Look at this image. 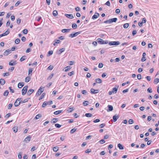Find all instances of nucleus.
<instances>
[{"label":"nucleus","mask_w":159,"mask_h":159,"mask_svg":"<svg viewBox=\"0 0 159 159\" xmlns=\"http://www.w3.org/2000/svg\"><path fill=\"white\" fill-rule=\"evenodd\" d=\"M97 41L98 43L102 44H107L108 43L107 41H104L103 39L100 38L98 39Z\"/></svg>","instance_id":"1"},{"label":"nucleus","mask_w":159,"mask_h":159,"mask_svg":"<svg viewBox=\"0 0 159 159\" xmlns=\"http://www.w3.org/2000/svg\"><path fill=\"white\" fill-rule=\"evenodd\" d=\"M22 102V98H20L17 99L14 103V105L15 107H18L19 106L20 104Z\"/></svg>","instance_id":"2"},{"label":"nucleus","mask_w":159,"mask_h":159,"mask_svg":"<svg viewBox=\"0 0 159 159\" xmlns=\"http://www.w3.org/2000/svg\"><path fill=\"white\" fill-rule=\"evenodd\" d=\"M44 88L42 87H40L39 89L38 92L36 93V96H39L41 93L43 92L44 89Z\"/></svg>","instance_id":"3"},{"label":"nucleus","mask_w":159,"mask_h":159,"mask_svg":"<svg viewBox=\"0 0 159 159\" xmlns=\"http://www.w3.org/2000/svg\"><path fill=\"white\" fill-rule=\"evenodd\" d=\"M120 44V43L119 41H112L109 43V44L110 46L112 45H117Z\"/></svg>","instance_id":"4"},{"label":"nucleus","mask_w":159,"mask_h":159,"mask_svg":"<svg viewBox=\"0 0 159 159\" xmlns=\"http://www.w3.org/2000/svg\"><path fill=\"white\" fill-rule=\"evenodd\" d=\"M28 88V86L26 85L22 89V95H24L25 94L27 91Z\"/></svg>","instance_id":"5"},{"label":"nucleus","mask_w":159,"mask_h":159,"mask_svg":"<svg viewBox=\"0 0 159 159\" xmlns=\"http://www.w3.org/2000/svg\"><path fill=\"white\" fill-rule=\"evenodd\" d=\"M80 31H79L78 32H75L74 34H71L70 35L69 37L70 38H73L77 36L78 35L80 34Z\"/></svg>","instance_id":"6"},{"label":"nucleus","mask_w":159,"mask_h":159,"mask_svg":"<svg viewBox=\"0 0 159 159\" xmlns=\"http://www.w3.org/2000/svg\"><path fill=\"white\" fill-rule=\"evenodd\" d=\"M10 33L9 29H7V30L4 32V33L0 34V38L2 37L8 35Z\"/></svg>","instance_id":"7"},{"label":"nucleus","mask_w":159,"mask_h":159,"mask_svg":"<svg viewBox=\"0 0 159 159\" xmlns=\"http://www.w3.org/2000/svg\"><path fill=\"white\" fill-rule=\"evenodd\" d=\"M16 64V61H13V60H12L9 63V65L10 66H13L15 65Z\"/></svg>","instance_id":"8"},{"label":"nucleus","mask_w":159,"mask_h":159,"mask_svg":"<svg viewBox=\"0 0 159 159\" xmlns=\"http://www.w3.org/2000/svg\"><path fill=\"white\" fill-rule=\"evenodd\" d=\"M91 93L93 94H95L98 93L99 90H95L93 89H91L90 90Z\"/></svg>","instance_id":"9"},{"label":"nucleus","mask_w":159,"mask_h":159,"mask_svg":"<svg viewBox=\"0 0 159 159\" xmlns=\"http://www.w3.org/2000/svg\"><path fill=\"white\" fill-rule=\"evenodd\" d=\"M11 53V50H10L8 49L6 50L4 52L3 55L4 56H7L10 53Z\"/></svg>","instance_id":"10"},{"label":"nucleus","mask_w":159,"mask_h":159,"mask_svg":"<svg viewBox=\"0 0 159 159\" xmlns=\"http://www.w3.org/2000/svg\"><path fill=\"white\" fill-rule=\"evenodd\" d=\"M65 16L67 17L70 19H73L74 18V16L72 14H65Z\"/></svg>","instance_id":"11"},{"label":"nucleus","mask_w":159,"mask_h":159,"mask_svg":"<svg viewBox=\"0 0 159 159\" xmlns=\"http://www.w3.org/2000/svg\"><path fill=\"white\" fill-rule=\"evenodd\" d=\"M31 138V137L30 136H28L24 140V142H25L27 143H28L30 141Z\"/></svg>","instance_id":"12"},{"label":"nucleus","mask_w":159,"mask_h":159,"mask_svg":"<svg viewBox=\"0 0 159 159\" xmlns=\"http://www.w3.org/2000/svg\"><path fill=\"white\" fill-rule=\"evenodd\" d=\"M99 16V14L98 13H95V14L92 17V19H97Z\"/></svg>","instance_id":"13"},{"label":"nucleus","mask_w":159,"mask_h":159,"mask_svg":"<svg viewBox=\"0 0 159 159\" xmlns=\"http://www.w3.org/2000/svg\"><path fill=\"white\" fill-rule=\"evenodd\" d=\"M117 20V19L116 18H113L111 19H109V21L110 22V24L114 22H116Z\"/></svg>","instance_id":"14"},{"label":"nucleus","mask_w":159,"mask_h":159,"mask_svg":"<svg viewBox=\"0 0 159 159\" xmlns=\"http://www.w3.org/2000/svg\"><path fill=\"white\" fill-rule=\"evenodd\" d=\"M24 85V84L23 82H20L18 83V87L19 88H21Z\"/></svg>","instance_id":"15"},{"label":"nucleus","mask_w":159,"mask_h":159,"mask_svg":"<svg viewBox=\"0 0 159 159\" xmlns=\"http://www.w3.org/2000/svg\"><path fill=\"white\" fill-rule=\"evenodd\" d=\"M34 90L33 89H30L29 90L27 93V94L28 95H31L34 92Z\"/></svg>","instance_id":"16"},{"label":"nucleus","mask_w":159,"mask_h":159,"mask_svg":"<svg viewBox=\"0 0 159 159\" xmlns=\"http://www.w3.org/2000/svg\"><path fill=\"white\" fill-rule=\"evenodd\" d=\"M119 118V116H116V115H115L113 117V119L114 120V122H116L117 119Z\"/></svg>","instance_id":"17"},{"label":"nucleus","mask_w":159,"mask_h":159,"mask_svg":"<svg viewBox=\"0 0 159 159\" xmlns=\"http://www.w3.org/2000/svg\"><path fill=\"white\" fill-rule=\"evenodd\" d=\"M70 29H63L61 30L62 33H65L70 31Z\"/></svg>","instance_id":"18"},{"label":"nucleus","mask_w":159,"mask_h":159,"mask_svg":"<svg viewBox=\"0 0 159 159\" xmlns=\"http://www.w3.org/2000/svg\"><path fill=\"white\" fill-rule=\"evenodd\" d=\"M5 83V80L3 79H0V83L2 85H4Z\"/></svg>","instance_id":"19"},{"label":"nucleus","mask_w":159,"mask_h":159,"mask_svg":"<svg viewBox=\"0 0 159 159\" xmlns=\"http://www.w3.org/2000/svg\"><path fill=\"white\" fill-rule=\"evenodd\" d=\"M95 82L98 84H100L102 83V81L101 79L97 78L95 79Z\"/></svg>","instance_id":"20"},{"label":"nucleus","mask_w":159,"mask_h":159,"mask_svg":"<svg viewBox=\"0 0 159 159\" xmlns=\"http://www.w3.org/2000/svg\"><path fill=\"white\" fill-rule=\"evenodd\" d=\"M62 110H59L56 111L54 112V114L55 115H58L61 113L62 112Z\"/></svg>","instance_id":"21"},{"label":"nucleus","mask_w":159,"mask_h":159,"mask_svg":"<svg viewBox=\"0 0 159 159\" xmlns=\"http://www.w3.org/2000/svg\"><path fill=\"white\" fill-rule=\"evenodd\" d=\"M58 120V119L57 118H54L52 120L51 122L52 123H55Z\"/></svg>","instance_id":"22"},{"label":"nucleus","mask_w":159,"mask_h":159,"mask_svg":"<svg viewBox=\"0 0 159 159\" xmlns=\"http://www.w3.org/2000/svg\"><path fill=\"white\" fill-rule=\"evenodd\" d=\"M30 79L31 78L30 76H27L26 77L25 80V81L26 82H28L30 80Z\"/></svg>","instance_id":"23"},{"label":"nucleus","mask_w":159,"mask_h":159,"mask_svg":"<svg viewBox=\"0 0 159 159\" xmlns=\"http://www.w3.org/2000/svg\"><path fill=\"white\" fill-rule=\"evenodd\" d=\"M118 148L120 150H122L124 149V147L120 143H119L118 144Z\"/></svg>","instance_id":"24"},{"label":"nucleus","mask_w":159,"mask_h":159,"mask_svg":"<svg viewBox=\"0 0 159 159\" xmlns=\"http://www.w3.org/2000/svg\"><path fill=\"white\" fill-rule=\"evenodd\" d=\"M42 116V115L41 114H39L37 115L35 117V119L36 120L39 119V118Z\"/></svg>","instance_id":"25"},{"label":"nucleus","mask_w":159,"mask_h":159,"mask_svg":"<svg viewBox=\"0 0 159 159\" xmlns=\"http://www.w3.org/2000/svg\"><path fill=\"white\" fill-rule=\"evenodd\" d=\"M26 59V56H22L21 57L20 59V61L21 62H22Z\"/></svg>","instance_id":"26"},{"label":"nucleus","mask_w":159,"mask_h":159,"mask_svg":"<svg viewBox=\"0 0 159 159\" xmlns=\"http://www.w3.org/2000/svg\"><path fill=\"white\" fill-rule=\"evenodd\" d=\"M108 108L109 111H111L113 110V107L111 105H108Z\"/></svg>","instance_id":"27"},{"label":"nucleus","mask_w":159,"mask_h":159,"mask_svg":"<svg viewBox=\"0 0 159 159\" xmlns=\"http://www.w3.org/2000/svg\"><path fill=\"white\" fill-rule=\"evenodd\" d=\"M12 129L15 133H16L18 131V127L16 126L14 127Z\"/></svg>","instance_id":"28"},{"label":"nucleus","mask_w":159,"mask_h":159,"mask_svg":"<svg viewBox=\"0 0 159 159\" xmlns=\"http://www.w3.org/2000/svg\"><path fill=\"white\" fill-rule=\"evenodd\" d=\"M71 67L69 66H66L65 68V71L67 72L70 69H71Z\"/></svg>","instance_id":"29"},{"label":"nucleus","mask_w":159,"mask_h":159,"mask_svg":"<svg viewBox=\"0 0 159 159\" xmlns=\"http://www.w3.org/2000/svg\"><path fill=\"white\" fill-rule=\"evenodd\" d=\"M53 15L54 16H56L57 15V11L56 10H54L53 11Z\"/></svg>","instance_id":"30"},{"label":"nucleus","mask_w":159,"mask_h":159,"mask_svg":"<svg viewBox=\"0 0 159 159\" xmlns=\"http://www.w3.org/2000/svg\"><path fill=\"white\" fill-rule=\"evenodd\" d=\"M117 90L118 88H114L112 90V91L113 92V93H115L117 92Z\"/></svg>","instance_id":"31"},{"label":"nucleus","mask_w":159,"mask_h":159,"mask_svg":"<svg viewBox=\"0 0 159 159\" xmlns=\"http://www.w3.org/2000/svg\"><path fill=\"white\" fill-rule=\"evenodd\" d=\"M65 48H62L59 50L60 52L58 53L59 54H60L62 52H64L65 50Z\"/></svg>","instance_id":"32"},{"label":"nucleus","mask_w":159,"mask_h":159,"mask_svg":"<svg viewBox=\"0 0 159 159\" xmlns=\"http://www.w3.org/2000/svg\"><path fill=\"white\" fill-rule=\"evenodd\" d=\"M45 95V93H42L41 96L39 98V100H41L42 99H43L44 98Z\"/></svg>","instance_id":"33"},{"label":"nucleus","mask_w":159,"mask_h":159,"mask_svg":"<svg viewBox=\"0 0 159 159\" xmlns=\"http://www.w3.org/2000/svg\"><path fill=\"white\" fill-rule=\"evenodd\" d=\"M89 104V102L87 101H85L83 102V104L84 106H85L88 105Z\"/></svg>","instance_id":"34"},{"label":"nucleus","mask_w":159,"mask_h":159,"mask_svg":"<svg viewBox=\"0 0 159 159\" xmlns=\"http://www.w3.org/2000/svg\"><path fill=\"white\" fill-rule=\"evenodd\" d=\"M33 70L32 68H30L28 71V75H29L30 74L31 75H32V71Z\"/></svg>","instance_id":"35"},{"label":"nucleus","mask_w":159,"mask_h":159,"mask_svg":"<svg viewBox=\"0 0 159 159\" xmlns=\"http://www.w3.org/2000/svg\"><path fill=\"white\" fill-rule=\"evenodd\" d=\"M72 27L73 29H75L77 27V25L75 23H74L72 25Z\"/></svg>","instance_id":"36"},{"label":"nucleus","mask_w":159,"mask_h":159,"mask_svg":"<svg viewBox=\"0 0 159 159\" xmlns=\"http://www.w3.org/2000/svg\"><path fill=\"white\" fill-rule=\"evenodd\" d=\"M53 150L54 152H56L58 150V147H55L53 148Z\"/></svg>","instance_id":"37"},{"label":"nucleus","mask_w":159,"mask_h":159,"mask_svg":"<svg viewBox=\"0 0 159 159\" xmlns=\"http://www.w3.org/2000/svg\"><path fill=\"white\" fill-rule=\"evenodd\" d=\"M8 93H9L8 91L7 90H6L4 92V93H3V95L5 96H7L8 95Z\"/></svg>","instance_id":"38"},{"label":"nucleus","mask_w":159,"mask_h":159,"mask_svg":"<svg viewBox=\"0 0 159 159\" xmlns=\"http://www.w3.org/2000/svg\"><path fill=\"white\" fill-rule=\"evenodd\" d=\"M159 82V79L156 78L154 79V83L155 84H157Z\"/></svg>","instance_id":"39"},{"label":"nucleus","mask_w":159,"mask_h":159,"mask_svg":"<svg viewBox=\"0 0 159 159\" xmlns=\"http://www.w3.org/2000/svg\"><path fill=\"white\" fill-rule=\"evenodd\" d=\"M134 120L132 119H130L128 121L129 124H132L134 123Z\"/></svg>","instance_id":"40"},{"label":"nucleus","mask_w":159,"mask_h":159,"mask_svg":"<svg viewBox=\"0 0 159 159\" xmlns=\"http://www.w3.org/2000/svg\"><path fill=\"white\" fill-rule=\"evenodd\" d=\"M53 75H54V74H53V73L51 75H50L49 76V77H48L47 79L48 80L51 79L52 78V77H53Z\"/></svg>","instance_id":"41"},{"label":"nucleus","mask_w":159,"mask_h":159,"mask_svg":"<svg viewBox=\"0 0 159 159\" xmlns=\"http://www.w3.org/2000/svg\"><path fill=\"white\" fill-rule=\"evenodd\" d=\"M22 153L21 152H20L19 153V154L18 155V157L19 159H21L22 158Z\"/></svg>","instance_id":"42"},{"label":"nucleus","mask_w":159,"mask_h":159,"mask_svg":"<svg viewBox=\"0 0 159 159\" xmlns=\"http://www.w3.org/2000/svg\"><path fill=\"white\" fill-rule=\"evenodd\" d=\"M129 26L128 23H125L123 27L124 28H127Z\"/></svg>","instance_id":"43"},{"label":"nucleus","mask_w":159,"mask_h":159,"mask_svg":"<svg viewBox=\"0 0 159 159\" xmlns=\"http://www.w3.org/2000/svg\"><path fill=\"white\" fill-rule=\"evenodd\" d=\"M20 40L19 39H16L15 41V43L17 44H18L20 43Z\"/></svg>","instance_id":"44"},{"label":"nucleus","mask_w":159,"mask_h":159,"mask_svg":"<svg viewBox=\"0 0 159 159\" xmlns=\"http://www.w3.org/2000/svg\"><path fill=\"white\" fill-rule=\"evenodd\" d=\"M47 105H48V103H47V102H45L43 103V105H42V107H44Z\"/></svg>","instance_id":"45"},{"label":"nucleus","mask_w":159,"mask_h":159,"mask_svg":"<svg viewBox=\"0 0 159 159\" xmlns=\"http://www.w3.org/2000/svg\"><path fill=\"white\" fill-rule=\"evenodd\" d=\"M53 68V66L52 65H50L48 68L47 69L48 70H52Z\"/></svg>","instance_id":"46"},{"label":"nucleus","mask_w":159,"mask_h":159,"mask_svg":"<svg viewBox=\"0 0 159 159\" xmlns=\"http://www.w3.org/2000/svg\"><path fill=\"white\" fill-rule=\"evenodd\" d=\"M76 129H75V128H73V129H71L70 131V133H71V134L73 133L74 132H75L76 131Z\"/></svg>","instance_id":"47"},{"label":"nucleus","mask_w":159,"mask_h":159,"mask_svg":"<svg viewBox=\"0 0 159 159\" xmlns=\"http://www.w3.org/2000/svg\"><path fill=\"white\" fill-rule=\"evenodd\" d=\"M55 126L57 128H60L61 126V125L58 124H55Z\"/></svg>","instance_id":"48"},{"label":"nucleus","mask_w":159,"mask_h":159,"mask_svg":"<svg viewBox=\"0 0 159 159\" xmlns=\"http://www.w3.org/2000/svg\"><path fill=\"white\" fill-rule=\"evenodd\" d=\"M28 31L27 29H24L23 30V33L25 34H26L28 33Z\"/></svg>","instance_id":"49"},{"label":"nucleus","mask_w":159,"mask_h":159,"mask_svg":"<svg viewBox=\"0 0 159 159\" xmlns=\"http://www.w3.org/2000/svg\"><path fill=\"white\" fill-rule=\"evenodd\" d=\"M99 142L101 144H102L105 143V141L104 139H102L99 141Z\"/></svg>","instance_id":"50"},{"label":"nucleus","mask_w":159,"mask_h":159,"mask_svg":"<svg viewBox=\"0 0 159 159\" xmlns=\"http://www.w3.org/2000/svg\"><path fill=\"white\" fill-rule=\"evenodd\" d=\"M74 74V72L73 71H72L70 73H69L68 74V75L69 76H71L72 75H73Z\"/></svg>","instance_id":"51"},{"label":"nucleus","mask_w":159,"mask_h":159,"mask_svg":"<svg viewBox=\"0 0 159 159\" xmlns=\"http://www.w3.org/2000/svg\"><path fill=\"white\" fill-rule=\"evenodd\" d=\"M103 66V64L102 63H100L98 64V67L99 68H102Z\"/></svg>","instance_id":"52"},{"label":"nucleus","mask_w":159,"mask_h":159,"mask_svg":"<svg viewBox=\"0 0 159 159\" xmlns=\"http://www.w3.org/2000/svg\"><path fill=\"white\" fill-rule=\"evenodd\" d=\"M146 78L148 81H150L151 80V77L150 76H147L146 77Z\"/></svg>","instance_id":"53"},{"label":"nucleus","mask_w":159,"mask_h":159,"mask_svg":"<svg viewBox=\"0 0 159 159\" xmlns=\"http://www.w3.org/2000/svg\"><path fill=\"white\" fill-rule=\"evenodd\" d=\"M11 113H8V114H7L6 115V116H5V117L6 118H8L10 116H11Z\"/></svg>","instance_id":"54"},{"label":"nucleus","mask_w":159,"mask_h":159,"mask_svg":"<svg viewBox=\"0 0 159 159\" xmlns=\"http://www.w3.org/2000/svg\"><path fill=\"white\" fill-rule=\"evenodd\" d=\"M81 93L84 94L86 95L87 92L86 90H83L82 91Z\"/></svg>","instance_id":"55"},{"label":"nucleus","mask_w":159,"mask_h":159,"mask_svg":"<svg viewBox=\"0 0 159 159\" xmlns=\"http://www.w3.org/2000/svg\"><path fill=\"white\" fill-rule=\"evenodd\" d=\"M137 78L139 80H140L141 79V75L140 74H138L137 75Z\"/></svg>","instance_id":"56"},{"label":"nucleus","mask_w":159,"mask_h":159,"mask_svg":"<svg viewBox=\"0 0 159 159\" xmlns=\"http://www.w3.org/2000/svg\"><path fill=\"white\" fill-rule=\"evenodd\" d=\"M12 106H13V104H9L8 106V109H11V108L12 107Z\"/></svg>","instance_id":"57"},{"label":"nucleus","mask_w":159,"mask_h":159,"mask_svg":"<svg viewBox=\"0 0 159 159\" xmlns=\"http://www.w3.org/2000/svg\"><path fill=\"white\" fill-rule=\"evenodd\" d=\"M14 68L15 67H11V68H10L8 69V70L9 71H12L14 70Z\"/></svg>","instance_id":"58"},{"label":"nucleus","mask_w":159,"mask_h":159,"mask_svg":"<svg viewBox=\"0 0 159 159\" xmlns=\"http://www.w3.org/2000/svg\"><path fill=\"white\" fill-rule=\"evenodd\" d=\"M129 83H130L129 81H127V82H126L125 83H122V86H124L125 85L129 84Z\"/></svg>","instance_id":"59"},{"label":"nucleus","mask_w":159,"mask_h":159,"mask_svg":"<svg viewBox=\"0 0 159 159\" xmlns=\"http://www.w3.org/2000/svg\"><path fill=\"white\" fill-rule=\"evenodd\" d=\"M53 52L52 50H51L50 51H49L48 52V54H49V56L53 54Z\"/></svg>","instance_id":"60"},{"label":"nucleus","mask_w":159,"mask_h":159,"mask_svg":"<svg viewBox=\"0 0 159 159\" xmlns=\"http://www.w3.org/2000/svg\"><path fill=\"white\" fill-rule=\"evenodd\" d=\"M10 20H8L6 23V27H7L9 26L10 25Z\"/></svg>","instance_id":"61"},{"label":"nucleus","mask_w":159,"mask_h":159,"mask_svg":"<svg viewBox=\"0 0 159 159\" xmlns=\"http://www.w3.org/2000/svg\"><path fill=\"white\" fill-rule=\"evenodd\" d=\"M28 99H25L23 101L22 100V102H21V103H24L26 102H28Z\"/></svg>","instance_id":"62"},{"label":"nucleus","mask_w":159,"mask_h":159,"mask_svg":"<svg viewBox=\"0 0 159 159\" xmlns=\"http://www.w3.org/2000/svg\"><path fill=\"white\" fill-rule=\"evenodd\" d=\"M4 76H7L9 75V74L8 72L4 73L3 74Z\"/></svg>","instance_id":"63"},{"label":"nucleus","mask_w":159,"mask_h":159,"mask_svg":"<svg viewBox=\"0 0 159 159\" xmlns=\"http://www.w3.org/2000/svg\"><path fill=\"white\" fill-rule=\"evenodd\" d=\"M20 22H21V19L19 18H18L17 20V22H16L18 24H19L20 23Z\"/></svg>","instance_id":"64"}]
</instances>
